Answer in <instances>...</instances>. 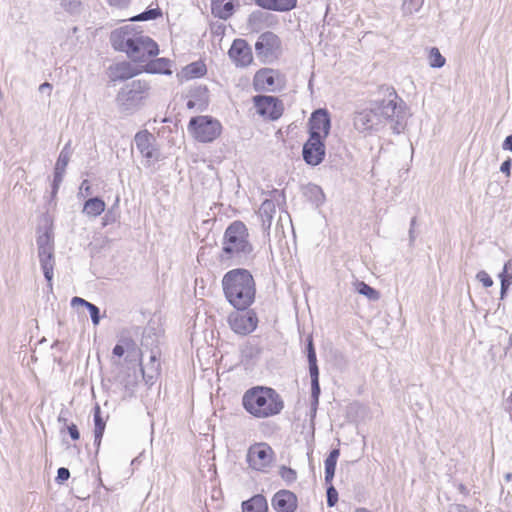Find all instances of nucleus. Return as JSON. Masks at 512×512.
<instances>
[{"mask_svg": "<svg viewBox=\"0 0 512 512\" xmlns=\"http://www.w3.org/2000/svg\"><path fill=\"white\" fill-rule=\"evenodd\" d=\"M188 130L197 141L208 143L220 136L222 126L210 116H196L190 119Z\"/></svg>", "mask_w": 512, "mask_h": 512, "instance_id": "obj_8", "label": "nucleus"}, {"mask_svg": "<svg viewBox=\"0 0 512 512\" xmlns=\"http://www.w3.org/2000/svg\"><path fill=\"white\" fill-rule=\"evenodd\" d=\"M354 512H373V511L368 510L367 508H364V507H360V508H357Z\"/></svg>", "mask_w": 512, "mask_h": 512, "instance_id": "obj_60", "label": "nucleus"}, {"mask_svg": "<svg viewBox=\"0 0 512 512\" xmlns=\"http://www.w3.org/2000/svg\"><path fill=\"white\" fill-rule=\"evenodd\" d=\"M241 508L242 512H268L267 500L261 494L254 495L252 498L243 501Z\"/></svg>", "mask_w": 512, "mask_h": 512, "instance_id": "obj_24", "label": "nucleus"}, {"mask_svg": "<svg viewBox=\"0 0 512 512\" xmlns=\"http://www.w3.org/2000/svg\"><path fill=\"white\" fill-rule=\"evenodd\" d=\"M66 429L73 440H78L80 438L79 430L74 423L66 425Z\"/></svg>", "mask_w": 512, "mask_h": 512, "instance_id": "obj_48", "label": "nucleus"}, {"mask_svg": "<svg viewBox=\"0 0 512 512\" xmlns=\"http://www.w3.org/2000/svg\"><path fill=\"white\" fill-rule=\"evenodd\" d=\"M274 452L264 442L251 445L247 451L246 460L250 468L256 471H264L273 461Z\"/></svg>", "mask_w": 512, "mask_h": 512, "instance_id": "obj_11", "label": "nucleus"}, {"mask_svg": "<svg viewBox=\"0 0 512 512\" xmlns=\"http://www.w3.org/2000/svg\"><path fill=\"white\" fill-rule=\"evenodd\" d=\"M386 99L372 100L364 108L353 114V126L359 133H371L386 121L393 123L394 133L400 134L406 126L404 102L399 99L394 88L385 87Z\"/></svg>", "mask_w": 512, "mask_h": 512, "instance_id": "obj_1", "label": "nucleus"}, {"mask_svg": "<svg viewBox=\"0 0 512 512\" xmlns=\"http://www.w3.org/2000/svg\"><path fill=\"white\" fill-rule=\"evenodd\" d=\"M282 479L288 484L293 483L297 479V473L292 468L281 466L279 471Z\"/></svg>", "mask_w": 512, "mask_h": 512, "instance_id": "obj_42", "label": "nucleus"}, {"mask_svg": "<svg viewBox=\"0 0 512 512\" xmlns=\"http://www.w3.org/2000/svg\"><path fill=\"white\" fill-rule=\"evenodd\" d=\"M64 174H65L64 172L54 170V178H53L52 185L60 187V185L63 181Z\"/></svg>", "mask_w": 512, "mask_h": 512, "instance_id": "obj_50", "label": "nucleus"}, {"mask_svg": "<svg viewBox=\"0 0 512 512\" xmlns=\"http://www.w3.org/2000/svg\"><path fill=\"white\" fill-rule=\"evenodd\" d=\"M254 88L256 90H271L275 85L274 71L271 69L259 70L253 80Z\"/></svg>", "mask_w": 512, "mask_h": 512, "instance_id": "obj_22", "label": "nucleus"}, {"mask_svg": "<svg viewBox=\"0 0 512 512\" xmlns=\"http://www.w3.org/2000/svg\"><path fill=\"white\" fill-rule=\"evenodd\" d=\"M255 52L264 63H270L281 53V40L273 32H264L255 43Z\"/></svg>", "mask_w": 512, "mask_h": 512, "instance_id": "obj_10", "label": "nucleus"}, {"mask_svg": "<svg viewBox=\"0 0 512 512\" xmlns=\"http://www.w3.org/2000/svg\"><path fill=\"white\" fill-rule=\"evenodd\" d=\"M187 107L189 109H196L198 111H204L209 102V94L206 86L198 85L192 87L188 94Z\"/></svg>", "mask_w": 512, "mask_h": 512, "instance_id": "obj_19", "label": "nucleus"}, {"mask_svg": "<svg viewBox=\"0 0 512 512\" xmlns=\"http://www.w3.org/2000/svg\"><path fill=\"white\" fill-rule=\"evenodd\" d=\"M424 0H402V9L405 14H413L422 7Z\"/></svg>", "mask_w": 512, "mask_h": 512, "instance_id": "obj_39", "label": "nucleus"}, {"mask_svg": "<svg viewBox=\"0 0 512 512\" xmlns=\"http://www.w3.org/2000/svg\"><path fill=\"white\" fill-rule=\"evenodd\" d=\"M155 341V338L150 334H144L141 341V357L143 358L149 352V362L145 365L141 363V371L147 383L152 381L160 371V350L157 345L153 346Z\"/></svg>", "mask_w": 512, "mask_h": 512, "instance_id": "obj_9", "label": "nucleus"}, {"mask_svg": "<svg viewBox=\"0 0 512 512\" xmlns=\"http://www.w3.org/2000/svg\"><path fill=\"white\" fill-rule=\"evenodd\" d=\"M228 54L231 60L240 67H246L253 61L251 47L244 39L234 40Z\"/></svg>", "mask_w": 512, "mask_h": 512, "instance_id": "obj_16", "label": "nucleus"}, {"mask_svg": "<svg viewBox=\"0 0 512 512\" xmlns=\"http://www.w3.org/2000/svg\"><path fill=\"white\" fill-rule=\"evenodd\" d=\"M417 223V218L413 217L410 221V228H409V246H413L414 242L416 240V234H415V226Z\"/></svg>", "mask_w": 512, "mask_h": 512, "instance_id": "obj_46", "label": "nucleus"}, {"mask_svg": "<svg viewBox=\"0 0 512 512\" xmlns=\"http://www.w3.org/2000/svg\"><path fill=\"white\" fill-rule=\"evenodd\" d=\"M501 281V298H504L510 285L512 284V259L508 260L503 268V271L499 275Z\"/></svg>", "mask_w": 512, "mask_h": 512, "instance_id": "obj_30", "label": "nucleus"}, {"mask_svg": "<svg viewBox=\"0 0 512 512\" xmlns=\"http://www.w3.org/2000/svg\"><path fill=\"white\" fill-rule=\"evenodd\" d=\"M357 291L359 294L366 296L369 300L377 301L380 298L379 292L363 281L358 282Z\"/></svg>", "mask_w": 512, "mask_h": 512, "instance_id": "obj_34", "label": "nucleus"}, {"mask_svg": "<svg viewBox=\"0 0 512 512\" xmlns=\"http://www.w3.org/2000/svg\"><path fill=\"white\" fill-rule=\"evenodd\" d=\"M506 478H507V479H510V478H511V475H510V474H507Z\"/></svg>", "mask_w": 512, "mask_h": 512, "instance_id": "obj_64", "label": "nucleus"}, {"mask_svg": "<svg viewBox=\"0 0 512 512\" xmlns=\"http://www.w3.org/2000/svg\"><path fill=\"white\" fill-rule=\"evenodd\" d=\"M125 350L123 349V347L117 343L115 345V347L113 348V355L116 356V357H122L124 354H125Z\"/></svg>", "mask_w": 512, "mask_h": 512, "instance_id": "obj_55", "label": "nucleus"}, {"mask_svg": "<svg viewBox=\"0 0 512 512\" xmlns=\"http://www.w3.org/2000/svg\"><path fill=\"white\" fill-rule=\"evenodd\" d=\"M69 477H70L69 469H67L65 467H61V468L58 469L56 480L59 483H63L64 481L68 480Z\"/></svg>", "mask_w": 512, "mask_h": 512, "instance_id": "obj_47", "label": "nucleus"}, {"mask_svg": "<svg viewBox=\"0 0 512 512\" xmlns=\"http://www.w3.org/2000/svg\"><path fill=\"white\" fill-rule=\"evenodd\" d=\"M306 351H307V359H308V364H309V374L310 375H319L316 351H315L313 339L311 336H309L307 338Z\"/></svg>", "mask_w": 512, "mask_h": 512, "instance_id": "obj_31", "label": "nucleus"}, {"mask_svg": "<svg viewBox=\"0 0 512 512\" xmlns=\"http://www.w3.org/2000/svg\"><path fill=\"white\" fill-rule=\"evenodd\" d=\"M228 323L236 334L247 335L256 329L258 318L251 310H237L229 315Z\"/></svg>", "mask_w": 512, "mask_h": 512, "instance_id": "obj_12", "label": "nucleus"}, {"mask_svg": "<svg viewBox=\"0 0 512 512\" xmlns=\"http://www.w3.org/2000/svg\"><path fill=\"white\" fill-rule=\"evenodd\" d=\"M38 258L44 277L48 282V287L52 290L53 271L55 266L54 255V236L53 232L46 229L36 239Z\"/></svg>", "mask_w": 512, "mask_h": 512, "instance_id": "obj_7", "label": "nucleus"}, {"mask_svg": "<svg viewBox=\"0 0 512 512\" xmlns=\"http://www.w3.org/2000/svg\"><path fill=\"white\" fill-rule=\"evenodd\" d=\"M429 64L433 68H441L445 65V58L441 55L438 48L433 47L429 53Z\"/></svg>", "mask_w": 512, "mask_h": 512, "instance_id": "obj_37", "label": "nucleus"}, {"mask_svg": "<svg viewBox=\"0 0 512 512\" xmlns=\"http://www.w3.org/2000/svg\"><path fill=\"white\" fill-rule=\"evenodd\" d=\"M340 455L339 449H333L325 459V482L331 483L334 475L338 457Z\"/></svg>", "mask_w": 512, "mask_h": 512, "instance_id": "obj_28", "label": "nucleus"}, {"mask_svg": "<svg viewBox=\"0 0 512 512\" xmlns=\"http://www.w3.org/2000/svg\"><path fill=\"white\" fill-rule=\"evenodd\" d=\"M137 150L148 161L158 158V152L154 147L155 137L147 130L139 131L134 137Z\"/></svg>", "mask_w": 512, "mask_h": 512, "instance_id": "obj_17", "label": "nucleus"}, {"mask_svg": "<svg viewBox=\"0 0 512 512\" xmlns=\"http://www.w3.org/2000/svg\"><path fill=\"white\" fill-rule=\"evenodd\" d=\"M51 90H52V85H51L50 83H48V82H45V83H43V84H41V85L39 86V91H40L41 93H44V92H48V93H50V92H51Z\"/></svg>", "mask_w": 512, "mask_h": 512, "instance_id": "obj_56", "label": "nucleus"}, {"mask_svg": "<svg viewBox=\"0 0 512 512\" xmlns=\"http://www.w3.org/2000/svg\"><path fill=\"white\" fill-rule=\"evenodd\" d=\"M449 512H470V510L465 505L455 504L450 507Z\"/></svg>", "mask_w": 512, "mask_h": 512, "instance_id": "obj_53", "label": "nucleus"}, {"mask_svg": "<svg viewBox=\"0 0 512 512\" xmlns=\"http://www.w3.org/2000/svg\"><path fill=\"white\" fill-rule=\"evenodd\" d=\"M255 3L266 10L286 12L296 7L297 0H255Z\"/></svg>", "mask_w": 512, "mask_h": 512, "instance_id": "obj_21", "label": "nucleus"}, {"mask_svg": "<svg viewBox=\"0 0 512 512\" xmlns=\"http://www.w3.org/2000/svg\"><path fill=\"white\" fill-rule=\"evenodd\" d=\"M205 72H206V68H205L204 64H202L201 62H194V63L187 65L183 69L182 73H183L184 77H186V78H195V77H200V76L204 75Z\"/></svg>", "mask_w": 512, "mask_h": 512, "instance_id": "obj_33", "label": "nucleus"}, {"mask_svg": "<svg viewBox=\"0 0 512 512\" xmlns=\"http://www.w3.org/2000/svg\"><path fill=\"white\" fill-rule=\"evenodd\" d=\"M276 211V206L273 200L266 199L262 202L258 214L262 221V228L267 231L271 227L273 215Z\"/></svg>", "mask_w": 512, "mask_h": 512, "instance_id": "obj_25", "label": "nucleus"}, {"mask_svg": "<svg viewBox=\"0 0 512 512\" xmlns=\"http://www.w3.org/2000/svg\"><path fill=\"white\" fill-rule=\"evenodd\" d=\"M331 122L326 110L319 109L310 118L309 137L325 139L330 131Z\"/></svg>", "mask_w": 512, "mask_h": 512, "instance_id": "obj_15", "label": "nucleus"}, {"mask_svg": "<svg viewBox=\"0 0 512 512\" xmlns=\"http://www.w3.org/2000/svg\"><path fill=\"white\" fill-rule=\"evenodd\" d=\"M151 86L146 80H133L121 87L115 103L120 113L133 115L144 105L150 95Z\"/></svg>", "mask_w": 512, "mask_h": 512, "instance_id": "obj_6", "label": "nucleus"}, {"mask_svg": "<svg viewBox=\"0 0 512 512\" xmlns=\"http://www.w3.org/2000/svg\"><path fill=\"white\" fill-rule=\"evenodd\" d=\"M106 204L99 197L89 198L83 207V213L90 217H97L105 210Z\"/></svg>", "mask_w": 512, "mask_h": 512, "instance_id": "obj_27", "label": "nucleus"}, {"mask_svg": "<svg viewBox=\"0 0 512 512\" xmlns=\"http://www.w3.org/2000/svg\"><path fill=\"white\" fill-rule=\"evenodd\" d=\"M225 298L235 309L246 310L256 295V284L251 272L244 268H235L226 272L222 278Z\"/></svg>", "mask_w": 512, "mask_h": 512, "instance_id": "obj_4", "label": "nucleus"}, {"mask_svg": "<svg viewBox=\"0 0 512 512\" xmlns=\"http://www.w3.org/2000/svg\"><path fill=\"white\" fill-rule=\"evenodd\" d=\"M94 423V444L97 446V448H99L105 430V422L101 417V410L99 405L94 407Z\"/></svg>", "mask_w": 512, "mask_h": 512, "instance_id": "obj_29", "label": "nucleus"}, {"mask_svg": "<svg viewBox=\"0 0 512 512\" xmlns=\"http://www.w3.org/2000/svg\"><path fill=\"white\" fill-rule=\"evenodd\" d=\"M242 405L247 413L258 419L276 416L284 409V401L280 394L266 386H254L245 391Z\"/></svg>", "mask_w": 512, "mask_h": 512, "instance_id": "obj_5", "label": "nucleus"}, {"mask_svg": "<svg viewBox=\"0 0 512 512\" xmlns=\"http://www.w3.org/2000/svg\"><path fill=\"white\" fill-rule=\"evenodd\" d=\"M324 139L309 137L302 149L303 160L310 166L321 164L325 158L326 148Z\"/></svg>", "mask_w": 512, "mask_h": 512, "instance_id": "obj_14", "label": "nucleus"}, {"mask_svg": "<svg viewBox=\"0 0 512 512\" xmlns=\"http://www.w3.org/2000/svg\"><path fill=\"white\" fill-rule=\"evenodd\" d=\"M253 102L257 112L270 120H277L283 114V103L277 97L256 95L253 98Z\"/></svg>", "mask_w": 512, "mask_h": 512, "instance_id": "obj_13", "label": "nucleus"}, {"mask_svg": "<svg viewBox=\"0 0 512 512\" xmlns=\"http://www.w3.org/2000/svg\"><path fill=\"white\" fill-rule=\"evenodd\" d=\"M61 6L72 15L80 14L82 10V2L80 0H61Z\"/></svg>", "mask_w": 512, "mask_h": 512, "instance_id": "obj_36", "label": "nucleus"}, {"mask_svg": "<svg viewBox=\"0 0 512 512\" xmlns=\"http://www.w3.org/2000/svg\"><path fill=\"white\" fill-rule=\"evenodd\" d=\"M311 378V398L312 403L311 405L316 409L318 402H319V396H320V384H319V375H310Z\"/></svg>", "mask_w": 512, "mask_h": 512, "instance_id": "obj_35", "label": "nucleus"}, {"mask_svg": "<svg viewBox=\"0 0 512 512\" xmlns=\"http://www.w3.org/2000/svg\"><path fill=\"white\" fill-rule=\"evenodd\" d=\"M511 164H512V161L510 158H508L507 160H505L501 166H500V171L502 173H505L507 176L510 175V169H511Z\"/></svg>", "mask_w": 512, "mask_h": 512, "instance_id": "obj_51", "label": "nucleus"}, {"mask_svg": "<svg viewBox=\"0 0 512 512\" xmlns=\"http://www.w3.org/2000/svg\"><path fill=\"white\" fill-rule=\"evenodd\" d=\"M58 421H59V422H62V423H64V424L66 425L67 419H66V418H64V417H62V416L60 415V416L58 417Z\"/></svg>", "mask_w": 512, "mask_h": 512, "instance_id": "obj_61", "label": "nucleus"}, {"mask_svg": "<svg viewBox=\"0 0 512 512\" xmlns=\"http://www.w3.org/2000/svg\"><path fill=\"white\" fill-rule=\"evenodd\" d=\"M80 190L81 191H85L86 194H90L91 191H90V185H89V182L88 180H83L81 185H80Z\"/></svg>", "mask_w": 512, "mask_h": 512, "instance_id": "obj_57", "label": "nucleus"}, {"mask_svg": "<svg viewBox=\"0 0 512 512\" xmlns=\"http://www.w3.org/2000/svg\"><path fill=\"white\" fill-rule=\"evenodd\" d=\"M141 71L142 70L137 69L127 61H122L109 67L110 79L112 81H123L130 79L141 73Z\"/></svg>", "mask_w": 512, "mask_h": 512, "instance_id": "obj_20", "label": "nucleus"}, {"mask_svg": "<svg viewBox=\"0 0 512 512\" xmlns=\"http://www.w3.org/2000/svg\"><path fill=\"white\" fill-rule=\"evenodd\" d=\"M87 309L89 311L92 323L94 325H98L99 322H100V309L95 304H93V303H91L87 307Z\"/></svg>", "mask_w": 512, "mask_h": 512, "instance_id": "obj_45", "label": "nucleus"}, {"mask_svg": "<svg viewBox=\"0 0 512 512\" xmlns=\"http://www.w3.org/2000/svg\"><path fill=\"white\" fill-rule=\"evenodd\" d=\"M118 343L123 347L128 356L132 353H136L137 345L135 341L130 337H122L119 339Z\"/></svg>", "mask_w": 512, "mask_h": 512, "instance_id": "obj_40", "label": "nucleus"}, {"mask_svg": "<svg viewBox=\"0 0 512 512\" xmlns=\"http://www.w3.org/2000/svg\"><path fill=\"white\" fill-rule=\"evenodd\" d=\"M71 304L72 306L81 305L87 308L91 304V302H88L85 299L76 296L72 298Z\"/></svg>", "mask_w": 512, "mask_h": 512, "instance_id": "obj_52", "label": "nucleus"}, {"mask_svg": "<svg viewBox=\"0 0 512 512\" xmlns=\"http://www.w3.org/2000/svg\"><path fill=\"white\" fill-rule=\"evenodd\" d=\"M476 279L483 284L484 287L488 288L493 285V280L486 271H479L476 275Z\"/></svg>", "mask_w": 512, "mask_h": 512, "instance_id": "obj_44", "label": "nucleus"}, {"mask_svg": "<svg viewBox=\"0 0 512 512\" xmlns=\"http://www.w3.org/2000/svg\"><path fill=\"white\" fill-rule=\"evenodd\" d=\"M64 174H65L64 172L54 170V178H53L52 185L60 187V185L63 181Z\"/></svg>", "mask_w": 512, "mask_h": 512, "instance_id": "obj_49", "label": "nucleus"}, {"mask_svg": "<svg viewBox=\"0 0 512 512\" xmlns=\"http://www.w3.org/2000/svg\"><path fill=\"white\" fill-rule=\"evenodd\" d=\"M161 16V11L159 8L147 9L144 12L134 16L131 20L133 21H147L154 20Z\"/></svg>", "mask_w": 512, "mask_h": 512, "instance_id": "obj_38", "label": "nucleus"}, {"mask_svg": "<svg viewBox=\"0 0 512 512\" xmlns=\"http://www.w3.org/2000/svg\"><path fill=\"white\" fill-rule=\"evenodd\" d=\"M58 190H59V187L52 185V190H51V198L52 199L56 197Z\"/></svg>", "mask_w": 512, "mask_h": 512, "instance_id": "obj_59", "label": "nucleus"}, {"mask_svg": "<svg viewBox=\"0 0 512 512\" xmlns=\"http://www.w3.org/2000/svg\"><path fill=\"white\" fill-rule=\"evenodd\" d=\"M326 495H327V505L329 507H333L338 500V493H337V490L334 488V486L330 485L327 488Z\"/></svg>", "mask_w": 512, "mask_h": 512, "instance_id": "obj_43", "label": "nucleus"}, {"mask_svg": "<svg viewBox=\"0 0 512 512\" xmlns=\"http://www.w3.org/2000/svg\"><path fill=\"white\" fill-rule=\"evenodd\" d=\"M272 506L277 512H294L297 508V498L289 490H280L274 495Z\"/></svg>", "mask_w": 512, "mask_h": 512, "instance_id": "obj_18", "label": "nucleus"}, {"mask_svg": "<svg viewBox=\"0 0 512 512\" xmlns=\"http://www.w3.org/2000/svg\"><path fill=\"white\" fill-rule=\"evenodd\" d=\"M259 354L260 349L255 345L247 343L241 348V355L243 358L252 359L258 356Z\"/></svg>", "mask_w": 512, "mask_h": 512, "instance_id": "obj_41", "label": "nucleus"}, {"mask_svg": "<svg viewBox=\"0 0 512 512\" xmlns=\"http://www.w3.org/2000/svg\"><path fill=\"white\" fill-rule=\"evenodd\" d=\"M212 14L223 20L230 18L234 12L233 0H211Z\"/></svg>", "mask_w": 512, "mask_h": 512, "instance_id": "obj_23", "label": "nucleus"}, {"mask_svg": "<svg viewBox=\"0 0 512 512\" xmlns=\"http://www.w3.org/2000/svg\"><path fill=\"white\" fill-rule=\"evenodd\" d=\"M111 5L122 6L128 3L129 0H108Z\"/></svg>", "mask_w": 512, "mask_h": 512, "instance_id": "obj_58", "label": "nucleus"}, {"mask_svg": "<svg viewBox=\"0 0 512 512\" xmlns=\"http://www.w3.org/2000/svg\"><path fill=\"white\" fill-rule=\"evenodd\" d=\"M502 148L504 150H508V151H511L512 152V134L511 135H508L503 144H502Z\"/></svg>", "mask_w": 512, "mask_h": 512, "instance_id": "obj_54", "label": "nucleus"}, {"mask_svg": "<svg viewBox=\"0 0 512 512\" xmlns=\"http://www.w3.org/2000/svg\"><path fill=\"white\" fill-rule=\"evenodd\" d=\"M71 155H72V150L70 147V142H68L61 150L54 170L65 173L66 167L70 161Z\"/></svg>", "mask_w": 512, "mask_h": 512, "instance_id": "obj_32", "label": "nucleus"}, {"mask_svg": "<svg viewBox=\"0 0 512 512\" xmlns=\"http://www.w3.org/2000/svg\"><path fill=\"white\" fill-rule=\"evenodd\" d=\"M314 188H315V189H316L320 194H322V191H321V189H320L318 186H315Z\"/></svg>", "mask_w": 512, "mask_h": 512, "instance_id": "obj_63", "label": "nucleus"}, {"mask_svg": "<svg viewBox=\"0 0 512 512\" xmlns=\"http://www.w3.org/2000/svg\"><path fill=\"white\" fill-rule=\"evenodd\" d=\"M253 252L246 225L238 220L232 222L224 232L220 261L229 265H247L254 259Z\"/></svg>", "mask_w": 512, "mask_h": 512, "instance_id": "obj_3", "label": "nucleus"}, {"mask_svg": "<svg viewBox=\"0 0 512 512\" xmlns=\"http://www.w3.org/2000/svg\"><path fill=\"white\" fill-rule=\"evenodd\" d=\"M146 65L144 67V71L147 73H162L170 75L172 71L170 70V60L166 58H157L154 60H148L145 62Z\"/></svg>", "mask_w": 512, "mask_h": 512, "instance_id": "obj_26", "label": "nucleus"}, {"mask_svg": "<svg viewBox=\"0 0 512 512\" xmlns=\"http://www.w3.org/2000/svg\"><path fill=\"white\" fill-rule=\"evenodd\" d=\"M112 47L123 52L134 63L147 62L159 53L158 44L133 25H125L110 36Z\"/></svg>", "mask_w": 512, "mask_h": 512, "instance_id": "obj_2", "label": "nucleus"}, {"mask_svg": "<svg viewBox=\"0 0 512 512\" xmlns=\"http://www.w3.org/2000/svg\"><path fill=\"white\" fill-rule=\"evenodd\" d=\"M509 344H510V346H512V332H511V335L509 337Z\"/></svg>", "mask_w": 512, "mask_h": 512, "instance_id": "obj_62", "label": "nucleus"}]
</instances>
